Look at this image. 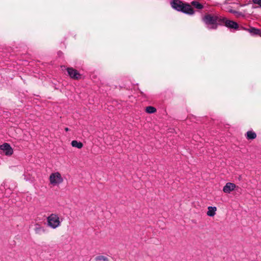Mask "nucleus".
Returning <instances> with one entry per match:
<instances>
[{"label":"nucleus","instance_id":"obj_11","mask_svg":"<svg viewBox=\"0 0 261 261\" xmlns=\"http://www.w3.org/2000/svg\"><path fill=\"white\" fill-rule=\"evenodd\" d=\"M245 30L248 31L251 34L254 35H260L261 34V31L259 29L253 28V27H250L249 29H244Z\"/></svg>","mask_w":261,"mask_h":261},{"label":"nucleus","instance_id":"obj_1","mask_svg":"<svg viewBox=\"0 0 261 261\" xmlns=\"http://www.w3.org/2000/svg\"><path fill=\"white\" fill-rule=\"evenodd\" d=\"M47 226L53 229L59 227L61 224L59 215L55 213H52L47 217Z\"/></svg>","mask_w":261,"mask_h":261},{"label":"nucleus","instance_id":"obj_12","mask_svg":"<svg viewBox=\"0 0 261 261\" xmlns=\"http://www.w3.org/2000/svg\"><path fill=\"white\" fill-rule=\"evenodd\" d=\"M217 207L216 206H208L206 214L208 216L213 217L215 215Z\"/></svg>","mask_w":261,"mask_h":261},{"label":"nucleus","instance_id":"obj_4","mask_svg":"<svg viewBox=\"0 0 261 261\" xmlns=\"http://www.w3.org/2000/svg\"><path fill=\"white\" fill-rule=\"evenodd\" d=\"M220 20L225 23V25L230 29H238L239 25L238 23L233 21L227 19L225 17L220 19Z\"/></svg>","mask_w":261,"mask_h":261},{"label":"nucleus","instance_id":"obj_8","mask_svg":"<svg viewBox=\"0 0 261 261\" xmlns=\"http://www.w3.org/2000/svg\"><path fill=\"white\" fill-rule=\"evenodd\" d=\"M184 3L179 0H173L171 2V7L178 11H181Z\"/></svg>","mask_w":261,"mask_h":261},{"label":"nucleus","instance_id":"obj_17","mask_svg":"<svg viewBox=\"0 0 261 261\" xmlns=\"http://www.w3.org/2000/svg\"><path fill=\"white\" fill-rule=\"evenodd\" d=\"M96 261H109V259L107 257L103 255H99L95 257Z\"/></svg>","mask_w":261,"mask_h":261},{"label":"nucleus","instance_id":"obj_6","mask_svg":"<svg viewBox=\"0 0 261 261\" xmlns=\"http://www.w3.org/2000/svg\"><path fill=\"white\" fill-rule=\"evenodd\" d=\"M0 149L6 155H11L13 153V150L8 143H4L0 146Z\"/></svg>","mask_w":261,"mask_h":261},{"label":"nucleus","instance_id":"obj_18","mask_svg":"<svg viewBox=\"0 0 261 261\" xmlns=\"http://www.w3.org/2000/svg\"><path fill=\"white\" fill-rule=\"evenodd\" d=\"M156 111V109L153 107L149 106L146 107V112L149 114H152Z\"/></svg>","mask_w":261,"mask_h":261},{"label":"nucleus","instance_id":"obj_20","mask_svg":"<svg viewBox=\"0 0 261 261\" xmlns=\"http://www.w3.org/2000/svg\"><path fill=\"white\" fill-rule=\"evenodd\" d=\"M65 131L68 132L69 130V128L68 127H66L65 128Z\"/></svg>","mask_w":261,"mask_h":261},{"label":"nucleus","instance_id":"obj_10","mask_svg":"<svg viewBox=\"0 0 261 261\" xmlns=\"http://www.w3.org/2000/svg\"><path fill=\"white\" fill-rule=\"evenodd\" d=\"M34 231L36 234H41L45 232V229L41 225L36 223L35 224Z\"/></svg>","mask_w":261,"mask_h":261},{"label":"nucleus","instance_id":"obj_14","mask_svg":"<svg viewBox=\"0 0 261 261\" xmlns=\"http://www.w3.org/2000/svg\"><path fill=\"white\" fill-rule=\"evenodd\" d=\"M228 12H230V13H231L235 15V16L237 17V18H240V17H244V14L241 12H239V11H235V10H233L232 9H229L228 10Z\"/></svg>","mask_w":261,"mask_h":261},{"label":"nucleus","instance_id":"obj_15","mask_svg":"<svg viewBox=\"0 0 261 261\" xmlns=\"http://www.w3.org/2000/svg\"><path fill=\"white\" fill-rule=\"evenodd\" d=\"M248 139H254L256 137V134L252 131H248L246 134Z\"/></svg>","mask_w":261,"mask_h":261},{"label":"nucleus","instance_id":"obj_3","mask_svg":"<svg viewBox=\"0 0 261 261\" xmlns=\"http://www.w3.org/2000/svg\"><path fill=\"white\" fill-rule=\"evenodd\" d=\"M49 184L52 186H58L61 184L63 181V177L59 172L51 173L49 177Z\"/></svg>","mask_w":261,"mask_h":261},{"label":"nucleus","instance_id":"obj_7","mask_svg":"<svg viewBox=\"0 0 261 261\" xmlns=\"http://www.w3.org/2000/svg\"><path fill=\"white\" fill-rule=\"evenodd\" d=\"M236 185L232 182H227L223 187V192L225 193L229 194L230 192L234 190Z\"/></svg>","mask_w":261,"mask_h":261},{"label":"nucleus","instance_id":"obj_13","mask_svg":"<svg viewBox=\"0 0 261 261\" xmlns=\"http://www.w3.org/2000/svg\"><path fill=\"white\" fill-rule=\"evenodd\" d=\"M71 144L72 147H76L78 149H81L83 146V144L82 142H78L76 140L72 141Z\"/></svg>","mask_w":261,"mask_h":261},{"label":"nucleus","instance_id":"obj_5","mask_svg":"<svg viewBox=\"0 0 261 261\" xmlns=\"http://www.w3.org/2000/svg\"><path fill=\"white\" fill-rule=\"evenodd\" d=\"M66 70L68 75L71 78L74 80H79L81 78V74L72 67H68Z\"/></svg>","mask_w":261,"mask_h":261},{"label":"nucleus","instance_id":"obj_19","mask_svg":"<svg viewBox=\"0 0 261 261\" xmlns=\"http://www.w3.org/2000/svg\"><path fill=\"white\" fill-rule=\"evenodd\" d=\"M254 4L258 5L261 8V0H252Z\"/></svg>","mask_w":261,"mask_h":261},{"label":"nucleus","instance_id":"obj_2","mask_svg":"<svg viewBox=\"0 0 261 261\" xmlns=\"http://www.w3.org/2000/svg\"><path fill=\"white\" fill-rule=\"evenodd\" d=\"M218 17L217 16H212L210 14L205 15L202 18L203 21L207 25L208 29H216L217 28V21Z\"/></svg>","mask_w":261,"mask_h":261},{"label":"nucleus","instance_id":"obj_16","mask_svg":"<svg viewBox=\"0 0 261 261\" xmlns=\"http://www.w3.org/2000/svg\"><path fill=\"white\" fill-rule=\"evenodd\" d=\"M191 4L197 9H202L203 8V5L197 1L192 2Z\"/></svg>","mask_w":261,"mask_h":261},{"label":"nucleus","instance_id":"obj_9","mask_svg":"<svg viewBox=\"0 0 261 261\" xmlns=\"http://www.w3.org/2000/svg\"><path fill=\"white\" fill-rule=\"evenodd\" d=\"M181 11L189 15H193L194 13V11L191 6L188 4H184Z\"/></svg>","mask_w":261,"mask_h":261}]
</instances>
